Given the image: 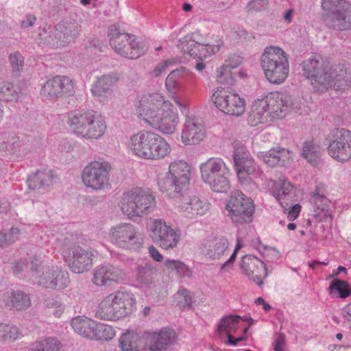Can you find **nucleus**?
I'll list each match as a JSON object with an SVG mask.
<instances>
[{"instance_id":"27","label":"nucleus","mask_w":351,"mask_h":351,"mask_svg":"<svg viewBox=\"0 0 351 351\" xmlns=\"http://www.w3.org/2000/svg\"><path fill=\"white\" fill-rule=\"evenodd\" d=\"M154 132L142 130L131 135L127 143V147L130 153L143 160L149 147Z\"/></svg>"},{"instance_id":"4","label":"nucleus","mask_w":351,"mask_h":351,"mask_svg":"<svg viewBox=\"0 0 351 351\" xmlns=\"http://www.w3.org/2000/svg\"><path fill=\"white\" fill-rule=\"evenodd\" d=\"M134 295L127 291H116L98 304L95 317L101 320L117 321L130 315L136 309Z\"/></svg>"},{"instance_id":"60","label":"nucleus","mask_w":351,"mask_h":351,"mask_svg":"<svg viewBox=\"0 0 351 351\" xmlns=\"http://www.w3.org/2000/svg\"><path fill=\"white\" fill-rule=\"evenodd\" d=\"M286 342L283 334H280L276 339L274 344V351H285Z\"/></svg>"},{"instance_id":"46","label":"nucleus","mask_w":351,"mask_h":351,"mask_svg":"<svg viewBox=\"0 0 351 351\" xmlns=\"http://www.w3.org/2000/svg\"><path fill=\"white\" fill-rule=\"evenodd\" d=\"M22 336L19 328L10 324H0V341H12Z\"/></svg>"},{"instance_id":"24","label":"nucleus","mask_w":351,"mask_h":351,"mask_svg":"<svg viewBox=\"0 0 351 351\" xmlns=\"http://www.w3.org/2000/svg\"><path fill=\"white\" fill-rule=\"evenodd\" d=\"M241 268L243 274L250 277L258 285L263 284V280L267 276L264 262L254 256L247 255L243 257Z\"/></svg>"},{"instance_id":"15","label":"nucleus","mask_w":351,"mask_h":351,"mask_svg":"<svg viewBox=\"0 0 351 351\" xmlns=\"http://www.w3.org/2000/svg\"><path fill=\"white\" fill-rule=\"evenodd\" d=\"M110 44L119 55L130 58H139L145 51L134 36L120 33L115 27L109 29Z\"/></svg>"},{"instance_id":"3","label":"nucleus","mask_w":351,"mask_h":351,"mask_svg":"<svg viewBox=\"0 0 351 351\" xmlns=\"http://www.w3.org/2000/svg\"><path fill=\"white\" fill-rule=\"evenodd\" d=\"M306 106L282 92H271L252 104L247 117L248 124L255 127L276 119H282L293 114H302Z\"/></svg>"},{"instance_id":"23","label":"nucleus","mask_w":351,"mask_h":351,"mask_svg":"<svg viewBox=\"0 0 351 351\" xmlns=\"http://www.w3.org/2000/svg\"><path fill=\"white\" fill-rule=\"evenodd\" d=\"M270 191L284 209L297 201L296 189L285 178L272 182Z\"/></svg>"},{"instance_id":"16","label":"nucleus","mask_w":351,"mask_h":351,"mask_svg":"<svg viewBox=\"0 0 351 351\" xmlns=\"http://www.w3.org/2000/svg\"><path fill=\"white\" fill-rule=\"evenodd\" d=\"M327 152L339 162L351 160V132L345 129L334 130L328 138Z\"/></svg>"},{"instance_id":"33","label":"nucleus","mask_w":351,"mask_h":351,"mask_svg":"<svg viewBox=\"0 0 351 351\" xmlns=\"http://www.w3.org/2000/svg\"><path fill=\"white\" fill-rule=\"evenodd\" d=\"M240 317L237 315H230L222 318L218 325L217 332L220 336H226L228 343L231 346H236L238 342L243 339V337L234 338L232 335L239 328Z\"/></svg>"},{"instance_id":"54","label":"nucleus","mask_w":351,"mask_h":351,"mask_svg":"<svg viewBox=\"0 0 351 351\" xmlns=\"http://www.w3.org/2000/svg\"><path fill=\"white\" fill-rule=\"evenodd\" d=\"M164 265L168 269L176 271L180 275H185L189 272L186 265L180 261L167 259L165 261Z\"/></svg>"},{"instance_id":"42","label":"nucleus","mask_w":351,"mask_h":351,"mask_svg":"<svg viewBox=\"0 0 351 351\" xmlns=\"http://www.w3.org/2000/svg\"><path fill=\"white\" fill-rule=\"evenodd\" d=\"M30 304L29 296L21 291H12L6 300V305L16 310L26 309Z\"/></svg>"},{"instance_id":"14","label":"nucleus","mask_w":351,"mask_h":351,"mask_svg":"<svg viewBox=\"0 0 351 351\" xmlns=\"http://www.w3.org/2000/svg\"><path fill=\"white\" fill-rule=\"evenodd\" d=\"M109 238L115 245L128 250H140L144 243L143 234L130 223H121L112 227Z\"/></svg>"},{"instance_id":"11","label":"nucleus","mask_w":351,"mask_h":351,"mask_svg":"<svg viewBox=\"0 0 351 351\" xmlns=\"http://www.w3.org/2000/svg\"><path fill=\"white\" fill-rule=\"evenodd\" d=\"M111 169V165L108 162H91L82 171V182L86 186L94 191L108 189L111 186L110 182Z\"/></svg>"},{"instance_id":"17","label":"nucleus","mask_w":351,"mask_h":351,"mask_svg":"<svg viewBox=\"0 0 351 351\" xmlns=\"http://www.w3.org/2000/svg\"><path fill=\"white\" fill-rule=\"evenodd\" d=\"M75 84L69 77L58 75L47 79L43 84L40 94L45 99H64L74 95Z\"/></svg>"},{"instance_id":"52","label":"nucleus","mask_w":351,"mask_h":351,"mask_svg":"<svg viewBox=\"0 0 351 351\" xmlns=\"http://www.w3.org/2000/svg\"><path fill=\"white\" fill-rule=\"evenodd\" d=\"M277 154L278 153H276V147H274L267 152H258L257 157L267 165L269 167H274L279 165Z\"/></svg>"},{"instance_id":"20","label":"nucleus","mask_w":351,"mask_h":351,"mask_svg":"<svg viewBox=\"0 0 351 351\" xmlns=\"http://www.w3.org/2000/svg\"><path fill=\"white\" fill-rule=\"evenodd\" d=\"M62 256L69 269L74 273H84L92 267L93 254L80 246L74 245L64 249Z\"/></svg>"},{"instance_id":"41","label":"nucleus","mask_w":351,"mask_h":351,"mask_svg":"<svg viewBox=\"0 0 351 351\" xmlns=\"http://www.w3.org/2000/svg\"><path fill=\"white\" fill-rule=\"evenodd\" d=\"M116 336L114 328L109 324L97 322L90 340L108 341Z\"/></svg>"},{"instance_id":"9","label":"nucleus","mask_w":351,"mask_h":351,"mask_svg":"<svg viewBox=\"0 0 351 351\" xmlns=\"http://www.w3.org/2000/svg\"><path fill=\"white\" fill-rule=\"evenodd\" d=\"M222 40L213 36L203 35L197 31L180 40L179 48L193 58H207L219 51Z\"/></svg>"},{"instance_id":"31","label":"nucleus","mask_w":351,"mask_h":351,"mask_svg":"<svg viewBox=\"0 0 351 351\" xmlns=\"http://www.w3.org/2000/svg\"><path fill=\"white\" fill-rule=\"evenodd\" d=\"M204 254L212 260H220L230 252V242L225 237L213 238L205 245Z\"/></svg>"},{"instance_id":"13","label":"nucleus","mask_w":351,"mask_h":351,"mask_svg":"<svg viewBox=\"0 0 351 351\" xmlns=\"http://www.w3.org/2000/svg\"><path fill=\"white\" fill-rule=\"evenodd\" d=\"M211 99L215 106L224 114L240 117L245 111L244 98L234 90L217 88L214 90Z\"/></svg>"},{"instance_id":"57","label":"nucleus","mask_w":351,"mask_h":351,"mask_svg":"<svg viewBox=\"0 0 351 351\" xmlns=\"http://www.w3.org/2000/svg\"><path fill=\"white\" fill-rule=\"evenodd\" d=\"M10 62L14 71H19L23 66V58L19 52L10 55Z\"/></svg>"},{"instance_id":"36","label":"nucleus","mask_w":351,"mask_h":351,"mask_svg":"<svg viewBox=\"0 0 351 351\" xmlns=\"http://www.w3.org/2000/svg\"><path fill=\"white\" fill-rule=\"evenodd\" d=\"M243 58L239 55L230 56L225 63L217 71V80L221 84H230L233 80V73L231 70L238 67L242 62Z\"/></svg>"},{"instance_id":"21","label":"nucleus","mask_w":351,"mask_h":351,"mask_svg":"<svg viewBox=\"0 0 351 351\" xmlns=\"http://www.w3.org/2000/svg\"><path fill=\"white\" fill-rule=\"evenodd\" d=\"M203 121L195 116H186L180 134V141L185 145L200 143L206 136Z\"/></svg>"},{"instance_id":"62","label":"nucleus","mask_w":351,"mask_h":351,"mask_svg":"<svg viewBox=\"0 0 351 351\" xmlns=\"http://www.w3.org/2000/svg\"><path fill=\"white\" fill-rule=\"evenodd\" d=\"M148 252L150 256L156 262H162L163 261V256L159 252V250L154 245H151L148 248Z\"/></svg>"},{"instance_id":"56","label":"nucleus","mask_w":351,"mask_h":351,"mask_svg":"<svg viewBox=\"0 0 351 351\" xmlns=\"http://www.w3.org/2000/svg\"><path fill=\"white\" fill-rule=\"evenodd\" d=\"M269 0H251L247 4V9L252 12H260L267 8Z\"/></svg>"},{"instance_id":"12","label":"nucleus","mask_w":351,"mask_h":351,"mask_svg":"<svg viewBox=\"0 0 351 351\" xmlns=\"http://www.w3.org/2000/svg\"><path fill=\"white\" fill-rule=\"evenodd\" d=\"M322 8L331 10L326 17L327 25L337 30L351 28V4L344 0H322Z\"/></svg>"},{"instance_id":"55","label":"nucleus","mask_w":351,"mask_h":351,"mask_svg":"<svg viewBox=\"0 0 351 351\" xmlns=\"http://www.w3.org/2000/svg\"><path fill=\"white\" fill-rule=\"evenodd\" d=\"M276 150L280 165H286L293 160V153L290 150L279 147H276Z\"/></svg>"},{"instance_id":"35","label":"nucleus","mask_w":351,"mask_h":351,"mask_svg":"<svg viewBox=\"0 0 351 351\" xmlns=\"http://www.w3.org/2000/svg\"><path fill=\"white\" fill-rule=\"evenodd\" d=\"M156 182L159 191L166 196L171 198H178L182 196V190L177 186V184L168 171L165 173L158 172Z\"/></svg>"},{"instance_id":"30","label":"nucleus","mask_w":351,"mask_h":351,"mask_svg":"<svg viewBox=\"0 0 351 351\" xmlns=\"http://www.w3.org/2000/svg\"><path fill=\"white\" fill-rule=\"evenodd\" d=\"M81 26L75 20H65L57 25L55 36L57 47L73 42L79 36Z\"/></svg>"},{"instance_id":"47","label":"nucleus","mask_w":351,"mask_h":351,"mask_svg":"<svg viewBox=\"0 0 351 351\" xmlns=\"http://www.w3.org/2000/svg\"><path fill=\"white\" fill-rule=\"evenodd\" d=\"M19 98L16 88L8 82L0 83V101H14Z\"/></svg>"},{"instance_id":"5","label":"nucleus","mask_w":351,"mask_h":351,"mask_svg":"<svg viewBox=\"0 0 351 351\" xmlns=\"http://www.w3.org/2000/svg\"><path fill=\"white\" fill-rule=\"evenodd\" d=\"M156 206L154 192L149 188L132 187L123 193L119 202L122 213L130 219L142 217Z\"/></svg>"},{"instance_id":"1","label":"nucleus","mask_w":351,"mask_h":351,"mask_svg":"<svg viewBox=\"0 0 351 351\" xmlns=\"http://www.w3.org/2000/svg\"><path fill=\"white\" fill-rule=\"evenodd\" d=\"M138 119L165 134H172L180 123L178 108L161 93H145L134 104Z\"/></svg>"},{"instance_id":"26","label":"nucleus","mask_w":351,"mask_h":351,"mask_svg":"<svg viewBox=\"0 0 351 351\" xmlns=\"http://www.w3.org/2000/svg\"><path fill=\"white\" fill-rule=\"evenodd\" d=\"M147 347L152 351H162L176 341V332L171 330L162 329L159 332H145Z\"/></svg>"},{"instance_id":"59","label":"nucleus","mask_w":351,"mask_h":351,"mask_svg":"<svg viewBox=\"0 0 351 351\" xmlns=\"http://www.w3.org/2000/svg\"><path fill=\"white\" fill-rule=\"evenodd\" d=\"M242 247V240L241 238L238 237L237 239V243L234 247V250L231 254L229 259L222 265L221 269H224L228 265V264L232 263L234 261L236 256L239 250Z\"/></svg>"},{"instance_id":"29","label":"nucleus","mask_w":351,"mask_h":351,"mask_svg":"<svg viewBox=\"0 0 351 351\" xmlns=\"http://www.w3.org/2000/svg\"><path fill=\"white\" fill-rule=\"evenodd\" d=\"M145 332L140 335L132 330H127L118 340L121 351H144L147 348Z\"/></svg>"},{"instance_id":"2","label":"nucleus","mask_w":351,"mask_h":351,"mask_svg":"<svg viewBox=\"0 0 351 351\" xmlns=\"http://www.w3.org/2000/svg\"><path fill=\"white\" fill-rule=\"evenodd\" d=\"M304 77L317 92L329 89L344 91L351 88V74L345 69L344 65H332L328 59L315 56L302 63Z\"/></svg>"},{"instance_id":"32","label":"nucleus","mask_w":351,"mask_h":351,"mask_svg":"<svg viewBox=\"0 0 351 351\" xmlns=\"http://www.w3.org/2000/svg\"><path fill=\"white\" fill-rule=\"evenodd\" d=\"M202 180L205 184L210 182L215 178L229 169L224 161L219 158H211L200 165Z\"/></svg>"},{"instance_id":"10","label":"nucleus","mask_w":351,"mask_h":351,"mask_svg":"<svg viewBox=\"0 0 351 351\" xmlns=\"http://www.w3.org/2000/svg\"><path fill=\"white\" fill-rule=\"evenodd\" d=\"M225 213L230 220L237 224L252 221L254 205L252 199L239 191L232 193L225 206Z\"/></svg>"},{"instance_id":"18","label":"nucleus","mask_w":351,"mask_h":351,"mask_svg":"<svg viewBox=\"0 0 351 351\" xmlns=\"http://www.w3.org/2000/svg\"><path fill=\"white\" fill-rule=\"evenodd\" d=\"M152 241L164 250L175 248L180 241V234L162 219H151L148 227Z\"/></svg>"},{"instance_id":"40","label":"nucleus","mask_w":351,"mask_h":351,"mask_svg":"<svg viewBox=\"0 0 351 351\" xmlns=\"http://www.w3.org/2000/svg\"><path fill=\"white\" fill-rule=\"evenodd\" d=\"M321 147L313 141H306L302 147V156L313 166H317L321 162Z\"/></svg>"},{"instance_id":"22","label":"nucleus","mask_w":351,"mask_h":351,"mask_svg":"<svg viewBox=\"0 0 351 351\" xmlns=\"http://www.w3.org/2000/svg\"><path fill=\"white\" fill-rule=\"evenodd\" d=\"M178 198L180 212L187 219H196L205 215L210 209V204L197 196L182 195Z\"/></svg>"},{"instance_id":"50","label":"nucleus","mask_w":351,"mask_h":351,"mask_svg":"<svg viewBox=\"0 0 351 351\" xmlns=\"http://www.w3.org/2000/svg\"><path fill=\"white\" fill-rule=\"evenodd\" d=\"M174 300L180 308H191L193 303V298L190 292L184 289L177 292L174 295Z\"/></svg>"},{"instance_id":"7","label":"nucleus","mask_w":351,"mask_h":351,"mask_svg":"<svg viewBox=\"0 0 351 351\" xmlns=\"http://www.w3.org/2000/svg\"><path fill=\"white\" fill-rule=\"evenodd\" d=\"M68 123L75 134L86 139H97L106 130V124L102 116L90 110H77L71 113Z\"/></svg>"},{"instance_id":"45","label":"nucleus","mask_w":351,"mask_h":351,"mask_svg":"<svg viewBox=\"0 0 351 351\" xmlns=\"http://www.w3.org/2000/svg\"><path fill=\"white\" fill-rule=\"evenodd\" d=\"M62 343L55 338H46L37 341L33 345L31 351H61Z\"/></svg>"},{"instance_id":"34","label":"nucleus","mask_w":351,"mask_h":351,"mask_svg":"<svg viewBox=\"0 0 351 351\" xmlns=\"http://www.w3.org/2000/svg\"><path fill=\"white\" fill-rule=\"evenodd\" d=\"M168 172L182 190L187 187L190 182L191 167L182 160L174 161L169 164Z\"/></svg>"},{"instance_id":"6","label":"nucleus","mask_w":351,"mask_h":351,"mask_svg":"<svg viewBox=\"0 0 351 351\" xmlns=\"http://www.w3.org/2000/svg\"><path fill=\"white\" fill-rule=\"evenodd\" d=\"M28 267L37 284L45 288L63 289L69 283V274L60 265L53 262L43 264L41 256H33Z\"/></svg>"},{"instance_id":"19","label":"nucleus","mask_w":351,"mask_h":351,"mask_svg":"<svg viewBox=\"0 0 351 351\" xmlns=\"http://www.w3.org/2000/svg\"><path fill=\"white\" fill-rule=\"evenodd\" d=\"M233 146L235 170L240 182L245 184L250 182V176L258 171V168L250 153L240 142L234 141Z\"/></svg>"},{"instance_id":"25","label":"nucleus","mask_w":351,"mask_h":351,"mask_svg":"<svg viewBox=\"0 0 351 351\" xmlns=\"http://www.w3.org/2000/svg\"><path fill=\"white\" fill-rule=\"evenodd\" d=\"M123 279V274L119 267L113 265L97 267L93 273L92 282L99 287L117 284Z\"/></svg>"},{"instance_id":"28","label":"nucleus","mask_w":351,"mask_h":351,"mask_svg":"<svg viewBox=\"0 0 351 351\" xmlns=\"http://www.w3.org/2000/svg\"><path fill=\"white\" fill-rule=\"evenodd\" d=\"M172 149L170 143L154 132L143 160L158 161L169 157Z\"/></svg>"},{"instance_id":"44","label":"nucleus","mask_w":351,"mask_h":351,"mask_svg":"<svg viewBox=\"0 0 351 351\" xmlns=\"http://www.w3.org/2000/svg\"><path fill=\"white\" fill-rule=\"evenodd\" d=\"M53 178L52 171L49 169H44L38 171L35 175L29 179V185L34 189L49 186L52 182Z\"/></svg>"},{"instance_id":"51","label":"nucleus","mask_w":351,"mask_h":351,"mask_svg":"<svg viewBox=\"0 0 351 351\" xmlns=\"http://www.w3.org/2000/svg\"><path fill=\"white\" fill-rule=\"evenodd\" d=\"M20 230L18 228H12L7 232H0V247H6L14 242L19 238Z\"/></svg>"},{"instance_id":"53","label":"nucleus","mask_w":351,"mask_h":351,"mask_svg":"<svg viewBox=\"0 0 351 351\" xmlns=\"http://www.w3.org/2000/svg\"><path fill=\"white\" fill-rule=\"evenodd\" d=\"M154 270L149 266L139 267L138 268L137 280L143 284L152 282L154 278Z\"/></svg>"},{"instance_id":"37","label":"nucleus","mask_w":351,"mask_h":351,"mask_svg":"<svg viewBox=\"0 0 351 351\" xmlns=\"http://www.w3.org/2000/svg\"><path fill=\"white\" fill-rule=\"evenodd\" d=\"M311 202L314 204V215L319 221L331 219L330 201L318 190L313 193Z\"/></svg>"},{"instance_id":"38","label":"nucleus","mask_w":351,"mask_h":351,"mask_svg":"<svg viewBox=\"0 0 351 351\" xmlns=\"http://www.w3.org/2000/svg\"><path fill=\"white\" fill-rule=\"evenodd\" d=\"M97 321L86 316H77L72 319L71 325L73 330L79 335L90 339L94 332Z\"/></svg>"},{"instance_id":"8","label":"nucleus","mask_w":351,"mask_h":351,"mask_svg":"<svg viewBox=\"0 0 351 351\" xmlns=\"http://www.w3.org/2000/svg\"><path fill=\"white\" fill-rule=\"evenodd\" d=\"M261 64L265 77L271 84H280L289 76V60L286 53L280 47H266L261 56Z\"/></svg>"},{"instance_id":"61","label":"nucleus","mask_w":351,"mask_h":351,"mask_svg":"<svg viewBox=\"0 0 351 351\" xmlns=\"http://www.w3.org/2000/svg\"><path fill=\"white\" fill-rule=\"evenodd\" d=\"M171 64V61L169 60L158 63L153 70V74L155 77H159Z\"/></svg>"},{"instance_id":"63","label":"nucleus","mask_w":351,"mask_h":351,"mask_svg":"<svg viewBox=\"0 0 351 351\" xmlns=\"http://www.w3.org/2000/svg\"><path fill=\"white\" fill-rule=\"evenodd\" d=\"M343 317L349 324L350 329L351 330V303L344 307L343 310Z\"/></svg>"},{"instance_id":"43","label":"nucleus","mask_w":351,"mask_h":351,"mask_svg":"<svg viewBox=\"0 0 351 351\" xmlns=\"http://www.w3.org/2000/svg\"><path fill=\"white\" fill-rule=\"evenodd\" d=\"M231 172L230 169L215 178L207 184L210 189L216 193H227L230 189V177Z\"/></svg>"},{"instance_id":"48","label":"nucleus","mask_w":351,"mask_h":351,"mask_svg":"<svg viewBox=\"0 0 351 351\" xmlns=\"http://www.w3.org/2000/svg\"><path fill=\"white\" fill-rule=\"evenodd\" d=\"M332 294H337L339 298H346L351 295V287L346 281L335 279L330 285Z\"/></svg>"},{"instance_id":"58","label":"nucleus","mask_w":351,"mask_h":351,"mask_svg":"<svg viewBox=\"0 0 351 351\" xmlns=\"http://www.w3.org/2000/svg\"><path fill=\"white\" fill-rule=\"evenodd\" d=\"M287 210V216L289 221L295 220L299 215L301 211V206L299 204H295L292 205L289 209L287 207L285 209V211Z\"/></svg>"},{"instance_id":"39","label":"nucleus","mask_w":351,"mask_h":351,"mask_svg":"<svg viewBox=\"0 0 351 351\" xmlns=\"http://www.w3.org/2000/svg\"><path fill=\"white\" fill-rule=\"evenodd\" d=\"M117 74L110 73L104 75L97 77L96 82L93 84L91 91L95 96H101L107 91L112 89L118 82Z\"/></svg>"},{"instance_id":"49","label":"nucleus","mask_w":351,"mask_h":351,"mask_svg":"<svg viewBox=\"0 0 351 351\" xmlns=\"http://www.w3.org/2000/svg\"><path fill=\"white\" fill-rule=\"evenodd\" d=\"M182 73L180 70H174L167 75L165 80V88L169 93L174 94L180 88L179 80L182 77Z\"/></svg>"},{"instance_id":"64","label":"nucleus","mask_w":351,"mask_h":351,"mask_svg":"<svg viewBox=\"0 0 351 351\" xmlns=\"http://www.w3.org/2000/svg\"><path fill=\"white\" fill-rule=\"evenodd\" d=\"M36 20V16L33 15H28L27 16L26 19L21 22V25L23 28L29 27L34 24Z\"/></svg>"}]
</instances>
